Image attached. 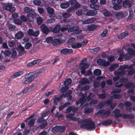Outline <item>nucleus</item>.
I'll list each match as a JSON object with an SVG mask.
<instances>
[{
    "label": "nucleus",
    "mask_w": 135,
    "mask_h": 135,
    "mask_svg": "<svg viewBox=\"0 0 135 135\" xmlns=\"http://www.w3.org/2000/svg\"><path fill=\"white\" fill-rule=\"evenodd\" d=\"M78 124H80L81 128H86L88 130H92L95 128L94 123L90 119H86L78 122Z\"/></svg>",
    "instance_id": "nucleus-1"
},
{
    "label": "nucleus",
    "mask_w": 135,
    "mask_h": 135,
    "mask_svg": "<svg viewBox=\"0 0 135 135\" xmlns=\"http://www.w3.org/2000/svg\"><path fill=\"white\" fill-rule=\"evenodd\" d=\"M36 77L33 72L30 73L25 77V80L23 82V84H27L33 80Z\"/></svg>",
    "instance_id": "nucleus-2"
},
{
    "label": "nucleus",
    "mask_w": 135,
    "mask_h": 135,
    "mask_svg": "<svg viewBox=\"0 0 135 135\" xmlns=\"http://www.w3.org/2000/svg\"><path fill=\"white\" fill-rule=\"evenodd\" d=\"M86 60L84 59L82 60L80 64V66L81 67V73L84 74L85 72V69L88 68L89 67L88 64H86Z\"/></svg>",
    "instance_id": "nucleus-3"
},
{
    "label": "nucleus",
    "mask_w": 135,
    "mask_h": 135,
    "mask_svg": "<svg viewBox=\"0 0 135 135\" xmlns=\"http://www.w3.org/2000/svg\"><path fill=\"white\" fill-rule=\"evenodd\" d=\"M12 3L5 4L4 5L3 8L4 9L9 11L10 13H12L16 10L15 8L12 6Z\"/></svg>",
    "instance_id": "nucleus-4"
},
{
    "label": "nucleus",
    "mask_w": 135,
    "mask_h": 135,
    "mask_svg": "<svg viewBox=\"0 0 135 135\" xmlns=\"http://www.w3.org/2000/svg\"><path fill=\"white\" fill-rule=\"evenodd\" d=\"M127 53L126 54V59L129 60L131 59L132 56L135 55V50L131 48H128L127 50Z\"/></svg>",
    "instance_id": "nucleus-5"
},
{
    "label": "nucleus",
    "mask_w": 135,
    "mask_h": 135,
    "mask_svg": "<svg viewBox=\"0 0 135 135\" xmlns=\"http://www.w3.org/2000/svg\"><path fill=\"white\" fill-rule=\"evenodd\" d=\"M122 1V0H112V2L114 5L113 8L116 10L120 9L121 6L119 5L121 3Z\"/></svg>",
    "instance_id": "nucleus-6"
},
{
    "label": "nucleus",
    "mask_w": 135,
    "mask_h": 135,
    "mask_svg": "<svg viewBox=\"0 0 135 135\" xmlns=\"http://www.w3.org/2000/svg\"><path fill=\"white\" fill-rule=\"evenodd\" d=\"M82 31L81 30L79 29V27H73L69 28L68 29L69 32H73V34L76 35L80 33Z\"/></svg>",
    "instance_id": "nucleus-7"
},
{
    "label": "nucleus",
    "mask_w": 135,
    "mask_h": 135,
    "mask_svg": "<svg viewBox=\"0 0 135 135\" xmlns=\"http://www.w3.org/2000/svg\"><path fill=\"white\" fill-rule=\"evenodd\" d=\"M110 114V111L107 110L105 111V110H101L99 111L97 113V114L98 116L102 115L105 117H107L109 116Z\"/></svg>",
    "instance_id": "nucleus-8"
},
{
    "label": "nucleus",
    "mask_w": 135,
    "mask_h": 135,
    "mask_svg": "<svg viewBox=\"0 0 135 135\" xmlns=\"http://www.w3.org/2000/svg\"><path fill=\"white\" fill-rule=\"evenodd\" d=\"M128 79L127 78H123L120 80L119 82H118L115 83V86L116 87H120L122 85L126 84V83L128 81Z\"/></svg>",
    "instance_id": "nucleus-9"
},
{
    "label": "nucleus",
    "mask_w": 135,
    "mask_h": 135,
    "mask_svg": "<svg viewBox=\"0 0 135 135\" xmlns=\"http://www.w3.org/2000/svg\"><path fill=\"white\" fill-rule=\"evenodd\" d=\"M97 62L99 65H103L105 67L110 65V63L108 61H106L103 59H98L97 60Z\"/></svg>",
    "instance_id": "nucleus-10"
},
{
    "label": "nucleus",
    "mask_w": 135,
    "mask_h": 135,
    "mask_svg": "<svg viewBox=\"0 0 135 135\" xmlns=\"http://www.w3.org/2000/svg\"><path fill=\"white\" fill-rule=\"evenodd\" d=\"M27 33L29 35L33 36H37L39 35L40 32L38 30H37L35 32L32 29H30L28 30L27 31Z\"/></svg>",
    "instance_id": "nucleus-11"
},
{
    "label": "nucleus",
    "mask_w": 135,
    "mask_h": 135,
    "mask_svg": "<svg viewBox=\"0 0 135 135\" xmlns=\"http://www.w3.org/2000/svg\"><path fill=\"white\" fill-rule=\"evenodd\" d=\"M17 51L20 55H22L26 52L24 47L20 44L17 47Z\"/></svg>",
    "instance_id": "nucleus-12"
},
{
    "label": "nucleus",
    "mask_w": 135,
    "mask_h": 135,
    "mask_svg": "<svg viewBox=\"0 0 135 135\" xmlns=\"http://www.w3.org/2000/svg\"><path fill=\"white\" fill-rule=\"evenodd\" d=\"M41 30L44 33L47 34L49 32V28L46 25L44 24L42 25L41 26Z\"/></svg>",
    "instance_id": "nucleus-13"
},
{
    "label": "nucleus",
    "mask_w": 135,
    "mask_h": 135,
    "mask_svg": "<svg viewBox=\"0 0 135 135\" xmlns=\"http://www.w3.org/2000/svg\"><path fill=\"white\" fill-rule=\"evenodd\" d=\"M41 61V60L40 59H36L29 62L27 64V66L28 67H30L40 62Z\"/></svg>",
    "instance_id": "nucleus-14"
},
{
    "label": "nucleus",
    "mask_w": 135,
    "mask_h": 135,
    "mask_svg": "<svg viewBox=\"0 0 135 135\" xmlns=\"http://www.w3.org/2000/svg\"><path fill=\"white\" fill-rule=\"evenodd\" d=\"M75 114L74 113H71L66 115V117L70 120L77 121L78 119L75 117H73Z\"/></svg>",
    "instance_id": "nucleus-15"
},
{
    "label": "nucleus",
    "mask_w": 135,
    "mask_h": 135,
    "mask_svg": "<svg viewBox=\"0 0 135 135\" xmlns=\"http://www.w3.org/2000/svg\"><path fill=\"white\" fill-rule=\"evenodd\" d=\"M24 36L23 33L21 31H19L15 35V37L16 39H20L22 38Z\"/></svg>",
    "instance_id": "nucleus-16"
},
{
    "label": "nucleus",
    "mask_w": 135,
    "mask_h": 135,
    "mask_svg": "<svg viewBox=\"0 0 135 135\" xmlns=\"http://www.w3.org/2000/svg\"><path fill=\"white\" fill-rule=\"evenodd\" d=\"M133 67V66L132 65H130L128 66L127 65H121L120 67L119 68V70H124L126 69H129L132 68Z\"/></svg>",
    "instance_id": "nucleus-17"
},
{
    "label": "nucleus",
    "mask_w": 135,
    "mask_h": 135,
    "mask_svg": "<svg viewBox=\"0 0 135 135\" xmlns=\"http://www.w3.org/2000/svg\"><path fill=\"white\" fill-rule=\"evenodd\" d=\"M123 5L125 8H129L131 6V2L129 0H126L123 2Z\"/></svg>",
    "instance_id": "nucleus-18"
},
{
    "label": "nucleus",
    "mask_w": 135,
    "mask_h": 135,
    "mask_svg": "<svg viewBox=\"0 0 135 135\" xmlns=\"http://www.w3.org/2000/svg\"><path fill=\"white\" fill-rule=\"evenodd\" d=\"M126 71L124 70H122L120 71H115L114 74L115 76H124L126 73Z\"/></svg>",
    "instance_id": "nucleus-19"
},
{
    "label": "nucleus",
    "mask_w": 135,
    "mask_h": 135,
    "mask_svg": "<svg viewBox=\"0 0 135 135\" xmlns=\"http://www.w3.org/2000/svg\"><path fill=\"white\" fill-rule=\"evenodd\" d=\"M120 110L118 109H116L114 111L113 113L114 116L115 118H118L123 115L122 114L120 113Z\"/></svg>",
    "instance_id": "nucleus-20"
},
{
    "label": "nucleus",
    "mask_w": 135,
    "mask_h": 135,
    "mask_svg": "<svg viewBox=\"0 0 135 135\" xmlns=\"http://www.w3.org/2000/svg\"><path fill=\"white\" fill-rule=\"evenodd\" d=\"M128 15V13L126 12H118L116 13V16L119 17H122Z\"/></svg>",
    "instance_id": "nucleus-21"
},
{
    "label": "nucleus",
    "mask_w": 135,
    "mask_h": 135,
    "mask_svg": "<svg viewBox=\"0 0 135 135\" xmlns=\"http://www.w3.org/2000/svg\"><path fill=\"white\" fill-rule=\"evenodd\" d=\"M97 12L96 10H90L86 12V15L88 16H93L97 14Z\"/></svg>",
    "instance_id": "nucleus-22"
},
{
    "label": "nucleus",
    "mask_w": 135,
    "mask_h": 135,
    "mask_svg": "<svg viewBox=\"0 0 135 135\" xmlns=\"http://www.w3.org/2000/svg\"><path fill=\"white\" fill-rule=\"evenodd\" d=\"M86 98V96L84 95L81 98H80L78 101L76 102V104L78 105L79 103H80L81 104H83L85 101V98Z\"/></svg>",
    "instance_id": "nucleus-23"
},
{
    "label": "nucleus",
    "mask_w": 135,
    "mask_h": 135,
    "mask_svg": "<svg viewBox=\"0 0 135 135\" xmlns=\"http://www.w3.org/2000/svg\"><path fill=\"white\" fill-rule=\"evenodd\" d=\"M23 74V72L22 71H19L14 74L11 76L12 78H16L22 75Z\"/></svg>",
    "instance_id": "nucleus-24"
},
{
    "label": "nucleus",
    "mask_w": 135,
    "mask_h": 135,
    "mask_svg": "<svg viewBox=\"0 0 135 135\" xmlns=\"http://www.w3.org/2000/svg\"><path fill=\"white\" fill-rule=\"evenodd\" d=\"M97 27L95 25H92L87 26V30L89 31H92L96 29Z\"/></svg>",
    "instance_id": "nucleus-25"
},
{
    "label": "nucleus",
    "mask_w": 135,
    "mask_h": 135,
    "mask_svg": "<svg viewBox=\"0 0 135 135\" xmlns=\"http://www.w3.org/2000/svg\"><path fill=\"white\" fill-rule=\"evenodd\" d=\"M100 47H97L94 49H88L89 51L92 52L93 54H96L100 50Z\"/></svg>",
    "instance_id": "nucleus-26"
},
{
    "label": "nucleus",
    "mask_w": 135,
    "mask_h": 135,
    "mask_svg": "<svg viewBox=\"0 0 135 135\" xmlns=\"http://www.w3.org/2000/svg\"><path fill=\"white\" fill-rule=\"evenodd\" d=\"M69 3L68 2L65 3H63L60 4V7L62 8L65 9L69 7Z\"/></svg>",
    "instance_id": "nucleus-27"
},
{
    "label": "nucleus",
    "mask_w": 135,
    "mask_h": 135,
    "mask_svg": "<svg viewBox=\"0 0 135 135\" xmlns=\"http://www.w3.org/2000/svg\"><path fill=\"white\" fill-rule=\"evenodd\" d=\"M81 47V43L80 42L75 43L71 45V47L73 48L76 49L79 48Z\"/></svg>",
    "instance_id": "nucleus-28"
},
{
    "label": "nucleus",
    "mask_w": 135,
    "mask_h": 135,
    "mask_svg": "<svg viewBox=\"0 0 135 135\" xmlns=\"http://www.w3.org/2000/svg\"><path fill=\"white\" fill-rule=\"evenodd\" d=\"M63 96L64 95L63 94H62L59 97L55 98L54 100V104H57V102L61 100Z\"/></svg>",
    "instance_id": "nucleus-29"
},
{
    "label": "nucleus",
    "mask_w": 135,
    "mask_h": 135,
    "mask_svg": "<svg viewBox=\"0 0 135 135\" xmlns=\"http://www.w3.org/2000/svg\"><path fill=\"white\" fill-rule=\"evenodd\" d=\"M113 101L111 100H109L106 102V103L108 105H109L110 107L113 109L114 107L116 106V104L115 103H114L112 104Z\"/></svg>",
    "instance_id": "nucleus-30"
},
{
    "label": "nucleus",
    "mask_w": 135,
    "mask_h": 135,
    "mask_svg": "<svg viewBox=\"0 0 135 135\" xmlns=\"http://www.w3.org/2000/svg\"><path fill=\"white\" fill-rule=\"evenodd\" d=\"M47 10L48 13L52 14L53 17L55 16V15L53 14L54 12V10L52 8L50 7H48L47 8Z\"/></svg>",
    "instance_id": "nucleus-31"
},
{
    "label": "nucleus",
    "mask_w": 135,
    "mask_h": 135,
    "mask_svg": "<svg viewBox=\"0 0 135 135\" xmlns=\"http://www.w3.org/2000/svg\"><path fill=\"white\" fill-rule=\"evenodd\" d=\"M127 32H123L118 36V37L120 39H122L124 38L128 34Z\"/></svg>",
    "instance_id": "nucleus-32"
},
{
    "label": "nucleus",
    "mask_w": 135,
    "mask_h": 135,
    "mask_svg": "<svg viewBox=\"0 0 135 135\" xmlns=\"http://www.w3.org/2000/svg\"><path fill=\"white\" fill-rule=\"evenodd\" d=\"M60 29V26L59 25H56L54 27L53 32L55 33H57L59 32Z\"/></svg>",
    "instance_id": "nucleus-33"
},
{
    "label": "nucleus",
    "mask_w": 135,
    "mask_h": 135,
    "mask_svg": "<svg viewBox=\"0 0 135 135\" xmlns=\"http://www.w3.org/2000/svg\"><path fill=\"white\" fill-rule=\"evenodd\" d=\"M122 95L119 94H114L111 97V98L112 99H119L120 98Z\"/></svg>",
    "instance_id": "nucleus-34"
},
{
    "label": "nucleus",
    "mask_w": 135,
    "mask_h": 135,
    "mask_svg": "<svg viewBox=\"0 0 135 135\" xmlns=\"http://www.w3.org/2000/svg\"><path fill=\"white\" fill-rule=\"evenodd\" d=\"M123 117L125 118L133 119L134 118V116L132 114H124L123 115Z\"/></svg>",
    "instance_id": "nucleus-35"
},
{
    "label": "nucleus",
    "mask_w": 135,
    "mask_h": 135,
    "mask_svg": "<svg viewBox=\"0 0 135 135\" xmlns=\"http://www.w3.org/2000/svg\"><path fill=\"white\" fill-rule=\"evenodd\" d=\"M112 122L110 120H108L105 121L102 123V124L104 126H107L110 125Z\"/></svg>",
    "instance_id": "nucleus-36"
},
{
    "label": "nucleus",
    "mask_w": 135,
    "mask_h": 135,
    "mask_svg": "<svg viewBox=\"0 0 135 135\" xmlns=\"http://www.w3.org/2000/svg\"><path fill=\"white\" fill-rule=\"evenodd\" d=\"M43 2H44L43 0H34L33 1V3L35 5L38 6L40 5Z\"/></svg>",
    "instance_id": "nucleus-37"
},
{
    "label": "nucleus",
    "mask_w": 135,
    "mask_h": 135,
    "mask_svg": "<svg viewBox=\"0 0 135 135\" xmlns=\"http://www.w3.org/2000/svg\"><path fill=\"white\" fill-rule=\"evenodd\" d=\"M118 64H114L111 65L109 68V69L110 71L114 70L115 69L118 68Z\"/></svg>",
    "instance_id": "nucleus-38"
},
{
    "label": "nucleus",
    "mask_w": 135,
    "mask_h": 135,
    "mask_svg": "<svg viewBox=\"0 0 135 135\" xmlns=\"http://www.w3.org/2000/svg\"><path fill=\"white\" fill-rule=\"evenodd\" d=\"M124 86L126 88H133L134 87V85L132 83H128L125 84Z\"/></svg>",
    "instance_id": "nucleus-39"
},
{
    "label": "nucleus",
    "mask_w": 135,
    "mask_h": 135,
    "mask_svg": "<svg viewBox=\"0 0 135 135\" xmlns=\"http://www.w3.org/2000/svg\"><path fill=\"white\" fill-rule=\"evenodd\" d=\"M23 9L24 12L26 13L30 12L31 11H33L32 9L28 7H24L23 8Z\"/></svg>",
    "instance_id": "nucleus-40"
},
{
    "label": "nucleus",
    "mask_w": 135,
    "mask_h": 135,
    "mask_svg": "<svg viewBox=\"0 0 135 135\" xmlns=\"http://www.w3.org/2000/svg\"><path fill=\"white\" fill-rule=\"evenodd\" d=\"M71 79H68L65 80L64 82V84L65 86L69 85L71 84Z\"/></svg>",
    "instance_id": "nucleus-41"
},
{
    "label": "nucleus",
    "mask_w": 135,
    "mask_h": 135,
    "mask_svg": "<svg viewBox=\"0 0 135 135\" xmlns=\"http://www.w3.org/2000/svg\"><path fill=\"white\" fill-rule=\"evenodd\" d=\"M53 45L55 46H56L58 45L60 43V41L59 39H55L53 41H52Z\"/></svg>",
    "instance_id": "nucleus-42"
},
{
    "label": "nucleus",
    "mask_w": 135,
    "mask_h": 135,
    "mask_svg": "<svg viewBox=\"0 0 135 135\" xmlns=\"http://www.w3.org/2000/svg\"><path fill=\"white\" fill-rule=\"evenodd\" d=\"M27 20L30 22H32L34 20V17L33 15H28L27 16Z\"/></svg>",
    "instance_id": "nucleus-43"
},
{
    "label": "nucleus",
    "mask_w": 135,
    "mask_h": 135,
    "mask_svg": "<svg viewBox=\"0 0 135 135\" xmlns=\"http://www.w3.org/2000/svg\"><path fill=\"white\" fill-rule=\"evenodd\" d=\"M101 71L99 69H96L93 71V73L94 75L98 76L100 75L101 74Z\"/></svg>",
    "instance_id": "nucleus-44"
},
{
    "label": "nucleus",
    "mask_w": 135,
    "mask_h": 135,
    "mask_svg": "<svg viewBox=\"0 0 135 135\" xmlns=\"http://www.w3.org/2000/svg\"><path fill=\"white\" fill-rule=\"evenodd\" d=\"M100 11L102 12L103 14L105 16H108L110 15L109 12L106 10L105 9L103 11L101 10Z\"/></svg>",
    "instance_id": "nucleus-45"
},
{
    "label": "nucleus",
    "mask_w": 135,
    "mask_h": 135,
    "mask_svg": "<svg viewBox=\"0 0 135 135\" xmlns=\"http://www.w3.org/2000/svg\"><path fill=\"white\" fill-rule=\"evenodd\" d=\"M70 27V26L69 25H66L64 26L61 29V30L62 31H66L68 30L69 29Z\"/></svg>",
    "instance_id": "nucleus-46"
},
{
    "label": "nucleus",
    "mask_w": 135,
    "mask_h": 135,
    "mask_svg": "<svg viewBox=\"0 0 135 135\" xmlns=\"http://www.w3.org/2000/svg\"><path fill=\"white\" fill-rule=\"evenodd\" d=\"M126 56V54L125 55L124 54H122L120 55L119 57L118 58V60H119L120 61H123V59L124 58L125 59Z\"/></svg>",
    "instance_id": "nucleus-47"
},
{
    "label": "nucleus",
    "mask_w": 135,
    "mask_h": 135,
    "mask_svg": "<svg viewBox=\"0 0 135 135\" xmlns=\"http://www.w3.org/2000/svg\"><path fill=\"white\" fill-rule=\"evenodd\" d=\"M1 52L2 53H3L4 55L6 56H9L11 54V52L8 50H6L4 51H2Z\"/></svg>",
    "instance_id": "nucleus-48"
},
{
    "label": "nucleus",
    "mask_w": 135,
    "mask_h": 135,
    "mask_svg": "<svg viewBox=\"0 0 135 135\" xmlns=\"http://www.w3.org/2000/svg\"><path fill=\"white\" fill-rule=\"evenodd\" d=\"M90 7L91 8H94L96 10H98L99 8V6L95 4H90Z\"/></svg>",
    "instance_id": "nucleus-49"
},
{
    "label": "nucleus",
    "mask_w": 135,
    "mask_h": 135,
    "mask_svg": "<svg viewBox=\"0 0 135 135\" xmlns=\"http://www.w3.org/2000/svg\"><path fill=\"white\" fill-rule=\"evenodd\" d=\"M16 42L14 40L10 41L8 43V45L9 47H12L14 46L16 44Z\"/></svg>",
    "instance_id": "nucleus-50"
},
{
    "label": "nucleus",
    "mask_w": 135,
    "mask_h": 135,
    "mask_svg": "<svg viewBox=\"0 0 135 135\" xmlns=\"http://www.w3.org/2000/svg\"><path fill=\"white\" fill-rule=\"evenodd\" d=\"M59 126H56L53 128L52 129V131L54 133H56L59 131Z\"/></svg>",
    "instance_id": "nucleus-51"
},
{
    "label": "nucleus",
    "mask_w": 135,
    "mask_h": 135,
    "mask_svg": "<svg viewBox=\"0 0 135 135\" xmlns=\"http://www.w3.org/2000/svg\"><path fill=\"white\" fill-rule=\"evenodd\" d=\"M74 8L75 9H77L80 7V4L78 3V2L76 1V2L73 6Z\"/></svg>",
    "instance_id": "nucleus-52"
},
{
    "label": "nucleus",
    "mask_w": 135,
    "mask_h": 135,
    "mask_svg": "<svg viewBox=\"0 0 135 135\" xmlns=\"http://www.w3.org/2000/svg\"><path fill=\"white\" fill-rule=\"evenodd\" d=\"M68 89V87L65 86L61 88L60 90V91L61 93H64L66 92Z\"/></svg>",
    "instance_id": "nucleus-53"
},
{
    "label": "nucleus",
    "mask_w": 135,
    "mask_h": 135,
    "mask_svg": "<svg viewBox=\"0 0 135 135\" xmlns=\"http://www.w3.org/2000/svg\"><path fill=\"white\" fill-rule=\"evenodd\" d=\"M32 46V44L30 42H27L25 45V47L26 49H29Z\"/></svg>",
    "instance_id": "nucleus-54"
},
{
    "label": "nucleus",
    "mask_w": 135,
    "mask_h": 135,
    "mask_svg": "<svg viewBox=\"0 0 135 135\" xmlns=\"http://www.w3.org/2000/svg\"><path fill=\"white\" fill-rule=\"evenodd\" d=\"M13 21L15 24L18 25H20L22 23V22L21 20L18 19H15Z\"/></svg>",
    "instance_id": "nucleus-55"
},
{
    "label": "nucleus",
    "mask_w": 135,
    "mask_h": 135,
    "mask_svg": "<svg viewBox=\"0 0 135 135\" xmlns=\"http://www.w3.org/2000/svg\"><path fill=\"white\" fill-rule=\"evenodd\" d=\"M33 73H34L36 77L42 73V71L41 70H39Z\"/></svg>",
    "instance_id": "nucleus-56"
},
{
    "label": "nucleus",
    "mask_w": 135,
    "mask_h": 135,
    "mask_svg": "<svg viewBox=\"0 0 135 135\" xmlns=\"http://www.w3.org/2000/svg\"><path fill=\"white\" fill-rule=\"evenodd\" d=\"M98 102V100H92L90 103V106H93L96 104Z\"/></svg>",
    "instance_id": "nucleus-57"
},
{
    "label": "nucleus",
    "mask_w": 135,
    "mask_h": 135,
    "mask_svg": "<svg viewBox=\"0 0 135 135\" xmlns=\"http://www.w3.org/2000/svg\"><path fill=\"white\" fill-rule=\"evenodd\" d=\"M98 95L99 98L103 99L106 97V95L105 93H104L103 94H98Z\"/></svg>",
    "instance_id": "nucleus-58"
},
{
    "label": "nucleus",
    "mask_w": 135,
    "mask_h": 135,
    "mask_svg": "<svg viewBox=\"0 0 135 135\" xmlns=\"http://www.w3.org/2000/svg\"><path fill=\"white\" fill-rule=\"evenodd\" d=\"M92 111V109L88 108L85 109V113L88 114L90 113Z\"/></svg>",
    "instance_id": "nucleus-59"
},
{
    "label": "nucleus",
    "mask_w": 135,
    "mask_h": 135,
    "mask_svg": "<svg viewBox=\"0 0 135 135\" xmlns=\"http://www.w3.org/2000/svg\"><path fill=\"white\" fill-rule=\"evenodd\" d=\"M35 121V119H32L28 123V125L30 126H32L34 124Z\"/></svg>",
    "instance_id": "nucleus-60"
},
{
    "label": "nucleus",
    "mask_w": 135,
    "mask_h": 135,
    "mask_svg": "<svg viewBox=\"0 0 135 135\" xmlns=\"http://www.w3.org/2000/svg\"><path fill=\"white\" fill-rule=\"evenodd\" d=\"M46 40L47 43H50L52 41L53 38L51 37H48L46 38Z\"/></svg>",
    "instance_id": "nucleus-61"
},
{
    "label": "nucleus",
    "mask_w": 135,
    "mask_h": 135,
    "mask_svg": "<svg viewBox=\"0 0 135 135\" xmlns=\"http://www.w3.org/2000/svg\"><path fill=\"white\" fill-rule=\"evenodd\" d=\"M71 16V15L67 13L66 12L65 13L62 14V16L63 17L67 18L70 17Z\"/></svg>",
    "instance_id": "nucleus-62"
},
{
    "label": "nucleus",
    "mask_w": 135,
    "mask_h": 135,
    "mask_svg": "<svg viewBox=\"0 0 135 135\" xmlns=\"http://www.w3.org/2000/svg\"><path fill=\"white\" fill-rule=\"evenodd\" d=\"M108 31L107 30H105L104 31L101 33V36L102 37H104L106 36L107 34Z\"/></svg>",
    "instance_id": "nucleus-63"
},
{
    "label": "nucleus",
    "mask_w": 135,
    "mask_h": 135,
    "mask_svg": "<svg viewBox=\"0 0 135 135\" xmlns=\"http://www.w3.org/2000/svg\"><path fill=\"white\" fill-rule=\"evenodd\" d=\"M72 91L71 90H69L67 93H66L64 95V97L65 98L68 97L72 93Z\"/></svg>",
    "instance_id": "nucleus-64"
}]
</instances>
